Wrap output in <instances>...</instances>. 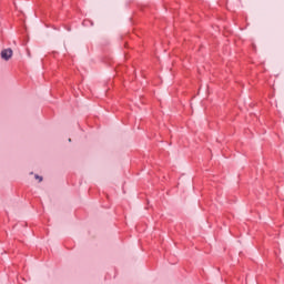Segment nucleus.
<instances>
[{
  "label": "nucleus",
  "mask_w": 284,
  "mask_h": 284,
  "mask_svg": "<svg viewBox=\"0 0 284 284\" xmlns=\"http://www.w3.org/2000/svg\"><path fill=\"white\" fill-rule=\"evenodd\" d=\"M36 179L39 181V183H41V181H43V178L36 175Z\"/></svg>",
  "instance_id": "obj_2"
},
{
  "label": "nucleus",
  "mask_w": 284,
  "mask_h": 284,
  "mask_svg": "<svg viewBox=\"0 0 284 284\" xmlns=\"http://www.w3.org/2000/svg\"><path fill=\"white\" fill-rule=\"evenodd\" d=\"M1 59L4 61H10L12 59V49H4L1 51Z\"/></svg>",
  "instance_id": "obj_1"
}]
</instances>
